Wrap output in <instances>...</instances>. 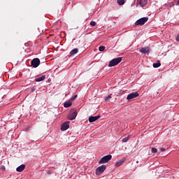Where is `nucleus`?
I'll return each instance as SVG.
<instances>
[{
    "mask_svg": "<svg viewBox=\"0 0 179 179\" xmlns=\"http://www.w3.org/2000/svg\"><path fill=\"white\" fill-rule=\"evenodd\" d=\"M121 61H122V57H117L110 60L108 64L109 68H113V66L118 65Z\"/></svg>",
    "mask_w": 179,
    "mask_h": 179,
    "instance_id": "1",
    "label": "nucleus"
},
{
    "mask_svg": "<svg viewBox=\"0 0 179 179\" xmlns=\"http://www.w3.org/2000/svg\"><path fill=\"white\" fill-rule=\"evenodd\" d=\"M113 158V156L111 155H108L104 157H103L99 161V164H104V163H108L110 160Z\"/></svg>",
    "mask_w": 179,
    "mask_h": 179,
    "instance_id": "2",
    "label": "nucleus"
},
{
    "mask_svg": "<svg viewBox=\"0 0 179 179\" xmlns=\"http://www.w3.org/2000/svg\"><path fill=\"white\" fill-rule=\"evenodd\" d=\"M148 20H149V17H142L138 20L136 22L135 24L136 26H143V24H145L146 22H148Z\"/></svg>",
    "mask_w": 179,
    "mask_h": 179,
    "instance_id": "3",
    "label": "nucleus"
},
{
    "mask_svg": "<svg viewBox=\"0 0 179 179\" xmlns=\"http://www.w3.org/2000/svg\"><path fill=\"white\" fill-rule=\"evenodd\" d=\"M78 115V111L75 109H71L70 114L67 116L68 120H70V121H73V120H75L76 118V116Z\"/></svg>",
    "mask_w": 179,
    "mask_h": 179,
    "instance_id": "4",
    "label": "nucleus"
},
{
    "mask_svg": "<svg viewBox=\"0 0 179 179\" xmlns=\"http://www.w3.org/2000/svg\"><path fill=\"white\" fill-rule=\"evenodd\" d=\"M106 169H107V166L106 165H101L99 166L95 171L96 175L100 176V174H102V173H104V171H106Z\"/></svg>",
    "mask_w": 179,
    "mask_h": 179,
    "instance_id": "5",
    "label": "nucleus"
},
{
    "mask_svg": "<svg viewBox=\"0 0 179 179\" xmlns=\"http://www.w3.org/2000/svg\"><path fill=\"white\" fill-rule=\"evenodd\" d=\"M31 66L33 68H37L38 65H40V59L38 58H34L31 62Z\"/></svg>",
    "mask_w": 179,
    "mask_h": 179,
    "instance_id": "6",
    "label": "nucleus"
},
{
    "mask_svg": "<svg viewBox=\"0 0 179 179\" xmlns=\"http://www.w3.org/2000/svg\"><path fill=\"white\" fill-rule=\"evenodd\" d=\"M139 96V93L138 92H131L129 95H127V100H132V99H135L136 97Z\"/></svg>",
    "mask_w": 179,
    "mask_h": 179,
    "instance_id": "7",
    "label": "nucleus"
},
{
    "mask_svg": "<svg viewBox=\"0 0 179 179\" xmlns=\"http://www.w3.org/2000/svg\"><path fill=\"white\" fill-rule=\"evenodd\" d=\"M101 117V115H98L96 116H90L88 119L89 122H94V121H97L99 118Z\"/></svg>",
    "mask_w": 179,
    "mask_h": 179,
    "instance_id": "8",
    "label": "nucleus"
},
{
    "mask_svg": "<svg viewBox=\"0 0 179 179\" xmlns=\"http://www.w3.org/2000/svg\"><path fill=\"white\" fill-rule=\"evenodd\" d=\"M69 123L70 122H65L64 124H62L61 126V130L66 131V129H69Z\"/></svg>",
    "mask_w": 179,
    "mask_h": 179,
    "instance_id": "9",
    "label": "nucleus"
},
{
    "mask_svg": "<svg viewBox=\"0 0 179 179\" xmlns=\"http://www.w3.org/2000/svg\"><path fill=\"white\" fill-rule=\"evenodd\" d=\"M139 51L141 54H149L150 52V48H142Z\"/></svg>",
    "mask_w": 179,
    "mask_h": 179,
    "instance_id": "10",
    "label": "nucleus"
},
{
    "mask_svg": "<svg viewBox=\"0 0 179 179\" xmlns=\"http://www.w3.org/2000/svg\"><path fill=\"white\" fill-rule=\"evenodd\" d=\"M24 169H26V165L22 164L16 169V171H17L18 173H21V171H23V170H24Z\"/></svg>",
    "mask_w": 179,
    "mask_h": 179,
    "instance_id": "11",
    "label": "nucleus"
},
{
    "mask_svg": "<svg viewBox=\"0 0 179 179\" xmlns=\"http://www.w3.org/2000/svg\"><path fill=\"white\" fill-rule=\"evenodd\" d=\"M78 52H79V49H78V48H75V49L72 50L70 52L71 57L75 55L76 54H78Z\"/></svg>",
    "mask_w": 179,
    "mask_h": 179,
    "instance_id": "12",
    "label": "nucleus"
},
{
    "mask_svg": "<svg viewBox=\"0 0 179 179\" xmlns=\"http://www.w3.org/2000/svg\"><path fill=\"white\" fill-rule=\"evenodd\" d=\"M124 162H125V159H123L122 160H120L115 164V167H120V166H122V163H124Z\"/></svg>",
    "mask_w": 179,
    "mask_h": 179,
    "instance_id": "13",
    "label": "nucleus"
},
{
    "mask_svg": "<svg viewBox=\"0 0 179 179\" xmlns=\"http://www.w3.org/2000/svg\"><path fill=\"white\" fill-rule=\"evenodd\" d=\"M139 3L141 6H145V5H148V0H141Z\"/></svg>",
    "mask_w": 179,
    "mask_h": 179,
    "instance_id": "14",
    "label": "nucleus"
},
{
    "mask_svg": "<svg viewBox=\"0 0 179 179\" xmlns=\"http://www.w3.org/2000/svg\"><path fill=\"white\" fill-rule=\"evenodd\" d=\"M71 106H72V102L71 101H66L64 103V107H65V108H68V107H71Z\"/></svg>",
    "mask_w": 179,
    "mask_h": 179,
    "instance_id": "15",
    "label": "nucleus"
},
{
    "mask_svg": "<svg viewBox=\"0 0 179 179\" xmlns=\"http://www.w3.org/2000/svg\"><path fill=\"white\" fill-rule=\"evenodd\" d=\"M44 79H45V76H42L41 77L36 78L35 80L36 82H43Z\"/></svg>",
    "mask_w": 179,
    "mask_h": 179,
    "instance_id": "16",
    "label": "nucleus"
},
{
    "mask_svg": "<svg viewBox=\"0 0 179 179\" xmlns=\"http://www.w3.org/2000/svg\"><path fill=\"white\" fill-rule=\"evenodd\" d=\"M117 2L118 5H120V6H122V5L125 3V0H117Z\"/></svg>",
    "mask_w": 179,
    "mask_h": 179,
    "instance_id": "17",
    "label": "nucleus"
},
{
    "mask_svg": "<svg viewBox=\"0 0 179 179\" xmlns=\"http://www.w3.org/2000/svg\"><path fill=\"white\" fill-rule=\"evenodd\" d=\"M162 65V64L160 63V62H158L157 63H154L153 64V67L154 68H159V66H160Z\"/></svg>",
    "mask_w": 179,
    "mask_h": 179,
    "instance_id": "18",
    "label": "nucleus"
},
{
    "mask_svg": "<svg viewBox=\"0 0 179 179\" xmlns=\"http://www.w3.org/2000/svg\"><path fill=\"white\" fill-rule=\"evenodd\" d=\"M129 138H131V136H130V135H129V136H128L127 137H126V138H124L122 140V142L125 143V142L129 141Z\"/></svg>",
    "mask_w": 179,
    "mask_h": 179,
    "instance_id": "19",
    "label": "nucleus"
},
{
    "mask_svg": "<svg viewBox=\"0 0 179 179\" xmlns=\"http://www.w3.org/2000/svg\"><path fill=\"white\" fill-rule=\"evenodd\" d=\"M112 96H113V94H110L108 96H106L105 98V101H107L108 100H110V99H111Z\"/></svg>",
    "mask_w": 179,
    "mask_h": 179,
    "instance_id": "20",
    "label": "nucleus"
},
{
    "mask_svg": "<svg viewBox=\"0 0 179 179\" xmlns=\"http://www.w3.org/2000/svg\"><path fill=\"white\" fill-rule=\"evenodd\" d=\"M104 50H106V46H100L99 48V51H104Z\"/></svg>",
    "mask_w": 179,
    "mask_h": 179,
    "instance_id": "21",
    "label": "nucleus"
},
{
    "mask_svg": "<svg viewBox=\"0 0 179 179\" xmlns=\"http://www.w3.org/2000/svg\"><path fill=\"white\" fill-rule=\"evenodd\" d=\"M76 97H78V95H73V96H71V98L70 99L71 101H73V100H75L76 99Z\"/></svg>",
    "mask_w": 179,
    "mask_h": 179,
    "instance_id": "22",
    "label": "nucleus"
},
{
    "mask_svg": "<svg viewBox=\"0 0 179 179\" xmlns=\"http://www.w3.org/2000/svg\"><path fill=\"white\" fill-rule=\"evenodd\" d=\"M152 153H157V148H152Z\"/></svg>",
    "mask_w": 179,
    "mask_h": 179,
    "instance_id": "23",
    "label": "nucleus"
},
{
    "mask_svg": "<svg viewBox=\"0 0 179 179\" xmlns=\"http://www.w3.org/2000/svg\"><path fill=\"white\" fill-rule=\"evenodd\" d=\"M90 25H91V26H93V27L96 26V22L92 21V22H90Z\"/></svg>",
    "mask_w": 179,
    "mask_h": 179,
    "instance_id": "24",
    "label": "nucleus"
},
{
    "mask_svg": "<svg viewBox=\"0 0 179 179\" xmlns=\"http://www.w3.org/2000/svg\"><path fill=\"white\" fill-rule=\"evenodd\" d=\"M5 169H6L5 166L2 165L1 166V170H2V171H5Z\"/></svg>",
    "mask_w": 179,
    "mask_h": 179,
    "instance_id": "25",
    "label": "nucleus"
},
{
    "mask_svg": "<svg viewBox=\"0 0 179 179\" xmlns=\"http://www.w3.org/2000/svg\"><path fill=\"white\" fill-rule=\"evenodd\" d=\"M34 90H36V88L34 87L31 88V93H33V92H34Z\"/></svg>",
    "mask_w": 179,
    "mask_h": 179,
    "instance_id": "26",
    "label": "nucleus"
},
{
    "mask_svg": "<svg viewBox=\"0 0 179 179\" xmlns=\"http://www.w3.org/2000/svg\"><path fill=\"white\" fill-rule=\"evenodd\" d=\"M160 150H161V152H166V148H160Z\"/></svg>",
    "mask_w": 179,
    "mask_h": 179,
    "instance_id": "27",
    "label": "nucleus"
},
{
    "mask_svg": "<svg viewBox=\"0 0 179 179\" xmlns=\"http://www.w3.org/2000/svg\"><path fill=\"white\" fill-rule=\"evenodd\" d=\"M176 41H179V34L177 35Z\"/></svg>",
    "mask_w": 179,
    "mask_h": 179,
    "instance_id": "28",
    "label": "nucleus"
},
{
    "mask_svg": "<svg viewBox=\"0 0 179 179\" xmlns=\"http://www.w3.org/2000/svg\"><path fill=\"white\" fill-rule=\"evenodd\" d=\"M176 5H178L179 6V0L177 1Z\"/></svg>",
    "mask_w": 179,
    "mask_h": 179,
    "instance_id": "29",
    "label": "nucleus"
}]
</instances>
